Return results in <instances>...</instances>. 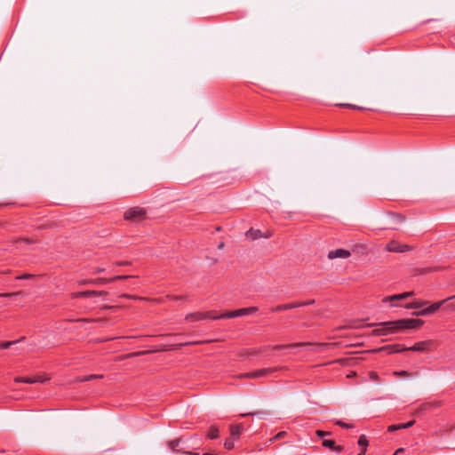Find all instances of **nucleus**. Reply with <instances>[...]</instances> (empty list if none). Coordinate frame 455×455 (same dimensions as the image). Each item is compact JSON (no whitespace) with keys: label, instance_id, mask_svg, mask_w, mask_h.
Masks as SVG:
<instances>
[{"label":"nucleus","instance_id":"nucleus-1","mask_svg":"<svg viewBox=\"0 0 455 455\" xmlns=\"http://www.w3.org/2000/svg\"><path fill=\"white\" fill-rule=\"evenodd\" d=\"M424 321L421 319H399L395 321L383 322L379 323V327L375 330L377 335L385 336L388 334L398 333L404 330L417 329L423 325Z\"/></svg>","mask_w":455,"mask_h":455},{"label":"nucleus","instance_id":"nucleus-2","mask_svg":"<svg viewBox=\"0 0 455 455\" xmlns=\"http://www.w3.org/2000/svg\"><path fill=\"white\" fill-rule=\"evenodd\" d=\"M258 311V307H250L246 308H240L237 310L230 311L228 313H225L223 315H220V316H212L213 320L217 319H222V318H234L238 316H243L246 315H251L252 313H255Z\"/></svg>","mask_w":455,"mask_h":455},{"label":"nucleus","instance_id":"nucleus-3","mask_svg":"<svg viewBox=\"0 0 455 455\" xmlns=\"http://www.w3.org/2000/svg\"><path fill=\"white\" fill-rule=\"evenodd\" d=\"M212 316H220V315H216L215 313L213 312H196V313H190V314H188L186 315V320L187 321H191V322H196V321H201V320H204V319H213Z\"/></svg>","mask_w":455,"mask_h":455},{"label":"nucleus","instance_id":"nucleus-4","mask_svg":"<svg viewBox=\"0 0 455 455\" xmlns=\"http://www.w3.org/2000/svg\"><path fill=\"white\" fill-rule=\"evenodd\" d=\"M145 215V211L139 207H134L127 210L124 212V219L131 220H140Z\"/></svg>","mask_w":455,"mask_h":455},{"label":"nucleus","instance_id":"nucleus-5","mask_svg":"<svg viewBox=\"0 0 455 455\" xmlns=\"http://www.w3.org/2000/svg\"><path fill=\"white\" fill-rule=\"evenodd\" d=\"M275 371V368H264V369H259V370L247 372V373L243 374V377L250 378V379H259V378L265 377V376L274 372Z\"/></svg>","mask_w":455,"mask_h":455},{"label":"nucleus","instance_id":"nucleus-6","mask_svg":"<svg viewBox=\"0 0 455 455\" xmlns=\"http://www.w3.org/2000/svg\"><path fill=\"white\" fill-rule=\"evenodd\" d=\"M413 295H414V291H406V292H403V293H400V294H395V295H392V296H387V297H385L382 299V301L384 303L394 302V301H398V300L405 299L410 298V297H411Z\"/></svg>","mask_w":455,"mask_h":455},{"label":"nucleus","instance_id":"nucleus-7","mask_svg":"<svg viewBox=\"0 0 455 455\" xmlns=\"http://www.w3.org/2000/svg\"><path fill=\"white\" fill-rule=\"evenodd\" d=\"M431 345L430 341H420L415 343L412 347H403L400 351H416V352H423L428 349L429 346Z\"/></svg>","mask_w":455,"mask_h":455},{"label":"nucleus","instance_id":"nucleus-8","mask_svg":"<svg viewBox=\"0 0 455 455\" xmlns=\"http://www.w3.org/2000/svg\"><path fill=\"white\" fill-rule=\"evenodd\" d=\"M46 380H47L46 378H43L41 376H36V377H34V378L16 377L14 379L15 382H21V383H27V384L44 383Z\"/></svg>","mask_w":455,"mask_h":455},{"label":"nucleus","instance_id":"nucleus-9","mask_svg":"<svg viewBox=\"0 0 455 455\" xmlns=\"http://www.w3.org/2000/svg\"><path fill=\"white\" fill-rule=\"evenodd\" d=\"M351 255L350 251L345 249H336L333 251H329L328 258L332 259H347Z\"/></svg>","mask_w":455,"mask_h":455},{"label":"nucleus","instance_id":"nucleus-10","mask_svg":"<svg viewBox=\"0 0 455 455\" xmlns=\"http://www.w3.org/2000/svg\"><path fill=\"white\" fill-rule=\"evenodd\" d=\"M414 423H415V420H411V421H408L407 423L390 425L387 428V431L395 432L396 430L406 429V428L412 427L414 425Z\"/></svg>","mask_w":455,"mask_h":455},{"label":"nucleus","instance_id":"nucleus-11","mask_svg":"<svg viewBox=\"0 0 455 455\" xmlns=\"http://www.w3.org/2000/svg\"><path fill=\"white\" fill-rule=\"evenodd\" d=\"M244 427L243 424H236L230 426V435L233 439H238L242 435Z\"/></svg>","mask_w":455,"mask_h":455},{"label":"nucleus","instance_id":"nucleus-12","mask_svg":"<svg viewBox=\"0 0 455 455\" xmlns=\"http://www.w3.org/2000/svg\"><path fill=\"white\" fill-rule=\"evenodd\" d=\"M454 298H455V296H451V297L447 298V299H445L443 300H441V301H438V302H435V303H432L431 305H429L427 307L429 315H432V314L435 313L447 300L452 299Z\"/></svg>","mask_w":455,"mask_h":455},{"label":"nucleus","instance_id":"nucleus-13","mask_svg":"<svg viewBox=\"0 0 455 455\" xmlns=\"http://www.w3.org/2000/svg\"><path fill=\"white\" fill-rule=\"evenodd\" d=\"M297 307H299V305H297V303H288V304L278 305L275 307L272 308V311L276 312V311L293 309V308H297Z\"/></svg>","mask_w":455,"mask_h":455},{"label":"nucleus","instance_id":"nucleus-14","mask_svg":"<svg viewBox=\"0 0 455 455\" xmlns=\"http://www.w3.org/2000/svg\"><path fill=\"white\" fill-rule=\"evenodd\" d=\"M387 250L388 251L401 252L402 244L398 243L395 241H392L387 244Z\"/></svg>","mask_w":455,"mask_h":455},{"label":"nucleus","instance_id":"nucleus-15","mask_svg":"<svg viewBox=\"0 0 455 455\" xmlns=\"http://www.w3.org/2000/svg\"><path fill=\"white\" fill-rule=\"evenodd\" d=\"M96 294H97V291H78V292L72 293V298L76 299V298H80V297H90V296L96 295Z\"/></svg>","mask_w":455,"mask_h":455},{"label":"nucleus","instance_id":"nucleus-16","mask_svg":"<svg viewBox=\"0 0 455 455\" xmlns=\"http://www.w3.org/2000/svg\"><path fill=\"white\" fill-rule=\"evenodd\" d=\"M427 304H428L427 301H414V302L407 303L404 306V307L408 308V309H411V308L417 309V308H420Z\"/></svg>","mask_w":455,"mask_h":455},{"label":"nucleus","instance_id":"nucleus-17","mask_svg":"<svg viewBox=\"0 0 455 455\" xmlns=\"http://www.w3.org/2000/svg\"><path fill=\"white\" fill-rule=\"evenodd\" d=\"M24 339H25V338H22V339H20L14 340V341H0V348H2V349H7V348H9L12 345L16 344V343H20V342L23 341Z\"/></svg>","mask_w":455,"mask_h":455},{"label":"nucleus","instance_id":"nucleus-18","mask_svg":"<svg viewBox=\"0 0 455 455\" xmlns=\"http://www.w3.org/2000/svg\"><path fill=\"white\" fill-rule=\"evenodd\" d=\"M100 378H102V375L91 374V375L84 376L82 378H78L76 380L80 381V382H84V381H89L92 379H100Z\"/></svg>","mask_w":455,"mask_h":455},{"label":"nucleus","instance_id":"nucleus-19","mask_svg":"<svg viewBox=\"0 0 455 455\" xmlns=\"http://www.w3.org/2000/svg\"><path fill=\"white\" fill-rule=\"evenodd\" d=\"M180 439L171 440L167 443L169 449L172 451H176V448L179 446Z\"/></svg>","mask_w":455,"mask_h":455},{"label":"nucleus","instance_id":"nucleus-20","mask_svg":"<svg viewBox=\"0 0 455 455\" xmlns=\"http://www.w3.org/2000/svg\"><path fill=\"white\" fill-rule=\"evenodd\" d=\"M218 436H219V430H218V428H216L214 427H211L209 432H208V434H207V437L209 439H216V438H218Z\"/></svg>","mask_w":455,"mask_h":455},{"label":"nucleus","instance_id":"nucleus-21","mask_svg":"<svg viewBox=\"0 0 455 455\" xmlns=\"http://www.w3.org/2000/svg\"><path fill=\"white\" fill-rule=\"evenodd\" d=\"M369 442L364 435H361L358 439V445L363 447V450L366 451V447L368 446Z\"/></svg>","mask_w":455,"mask_h":455},{"label":"nucleus","instance_id":"nucleus-22","mask_svg":"<svg viewBox=\"0 0 455 455\" xmlns=\"http://www.w3.org/2000/svg\"><path fill=\"white\" fill-rule=\"evenodd\" d=\"M413 315H416V316H426V315H429V312H428V308L427 307L421 309V310H419V311H416V312H413Z\"/></svg>","mask_w":455,"mask_h":455},{"label":"nucleus","instance_id":"nucleus-23","mask_svg":"<svg viewBox=\"0 0 455 455\" xmlns=\"http://www.w3.org/2000/svg\"><path fill=\"white\" fill-rule=\"evenodd\" d=\"M235 440V439H233L232 437H230L229 439H227L224 443L225 448L227 450H232L235 447V444H234Z\"/></svg>","mask_w":455,"mask_h":455},{"label":"nucleus","instance_id":"nucleus-24","mask_svg":"<svg viewBox=\"0 0 455 455\" xmlns=\"http://www.w3.org/2000/svg\"><path fill=\"white\" fill-rule=\"evenodd\" d=\"M334 444H335V442L333 440H328V439L323 440V446L330 449L331 451L332 450V448H334Z\"/></svg>","mask_w":455,"mask_h":455},{"label":"nucleus","instance_id":"nucleus-25","mask_svg":"<svg viewBox=\"0 0 455 455\" xmlns=\"http://www.w3.org/2000/svg\"><path fill=\"white\" fill-rule=\"evenodd\" d=\"M259 230L250 229L247 232V236L251 237L252 239H257L258 237H259Z\"/></svg>","mask_w":455,"mask_h":455},{"label":"nucleus","instance_id":"nucleus-26","mask_svg":"<svg viewBox=\"0 0 455 455\" xmlns=\"http://www.w3.org/2000/svg\"><path fill=\"white\" fill-rule=\"evenodd\" d=\"M335 424L341 427H344V428H353L354 427V426L352 424L345 423L342 420H336Z\"/></svg>","mask_w":455,"mask_h":455},{"label":"nucleus","instance_id":"nucleus-27","mask_svg":"<svg viewBox=\"0 0 455 455\" xmlns=\"http://www.w3.org/2000/svg\"><path fill=\"white\" fill-rule=\"evenodd\" d=\"M126 277H127V276H125V275H117V276L114 277L113 279H109V281H111V280H119V279H124V278H126ZM97 282H98L99 283H104L108 282V280L100 278V279H98V280H97Z\"/></svg>","mask_w":455,"mask_h":455},{"label":"nucleus","instance_id":"nucleus-28","mask_svg":"<svg viewBox=\"0 0 455 455\" xmlns=\"http://www.w3.org/2000/svg\"><path fill=\"white\" fill-rule=\"evenodd\" d=\"M330 435H331L330 432H326V431H323V430L316 431V435L320 438H323L324 436Z\"/></svg>","mask_w":455,"mask_h":455},{"label":"nucleus","instance_id":"nucleus-29","mask_svg":"<svg viewBox=\"0 0 455 455\" xmlns=\"http://www.w3.org/2000/svg\"><path fill=\"white\" fill-rule=\"evenodd\" d=\"M313 303H315V300L314 299H310V300H307V301L298 302L297 305H299V307H304V306L312 305Z\"/></svg>","mask_w":455,"mask_h":455},{"label":"nucleus","instance_id":"nucleus-30","mask_svg":"<svg viewBox=\"0 0 455 455\" xmlns=\"http://www.w3.org/2000/svg\"><path fill=\"white\" fill-rule=\"evenodd\" d=\"M301 344H291V345H287V346H283V345H278V346H275V349H280V348H283V347H298V346H300Z\"/></svg>","mask_w":455,"mask_h":455},{"label":"nucleus","instance_id":"nucleus-31","mask_svg":"<svg viewBox=\"0 0 455 455\" xmlns=\"http://www.w3.org/2000/svg\"><path fill=\"white\" fill-rule=\"evenodd\" d=\"M395 374L398 375V376H402V377H410L411 376L410 373H408L407 371H395Z\"/></svg>","mask_w":455,"mask_h":455},{"label":"nucleus","instance_id":"nucleus-32","mask_svg":"<svg viewBox=\"0 0 455 455\" xmlns=\"http://www.w3.org/2000/svg\"><path fill=\"white\" fill-rule=\"evenodd\" d=\"M393 220H396L397 222H402L403 220V217H402L401 215H395V214H393L390 216Z\"/></svg>","mask_w":455,"mask_h":455},{"label":"nucleus","instance_id":"nucleus-33","mask_svg":"<svg viewBox=\"0 0 455 455\" xmlns=\"http://www.w3.org/2000/svg\"><path fill=\"white\" fill-rule=\"evenodd\" d=\"M333 451L337 452V453H339L343 451V447L340 446V445H336V443L334 444V448H332Z\"/></svg>","mask_w":455,"mask_h":455},{"label":"nucleus","instance_id":"nucleus-34","mask_svg":"<svg viewBox=\"0 0 455 455\" xmlns=\"http://www.w3.org/2000/svg\"><path fill=\"white\" fill-rule=\"evenodd\" d=\"M17 293H0V297L4 298H12L15 296Z\"/></svg>","mask_w":455,"mask_h":455},{"label":"nucleus","instance_id":"nucleus-35","mask_svg":"<svg viewBox=\"0 0 455 455\" xmlns=\"http://www.w3.org/2000/svg\"><path fill=\"white\" fill-rule=\"evenodd\" d=\"M260 414H261V413H259V412H256V413H243V414H241L240 416H241V417H245V416H247V415H252V416L257 415V416H259L260 418H262V417L260 416Z\"/></svg>","mask_w":455,"mask_h":455},{"label":"nucleus","instance_id":"nucleus-36","mask_svg":"<svg viewBox=\"0 0 455 455\" xmlns=\"http://www.w3.org/2000/svg\"><path fill=\"white\" fill-rule=\"evenodd\" d=\"M340 106L361 109V108H359V107H357L355 105H351V104H341Z\"/></svg>","mask_w":455,"mask_h":455},{"label":"nucleus","instance_id":"nucleus-37","mask_svg":"<svg viewBox=\"0 0 455 455\" xmlns=\"http://www.w3.org/2000/svg\"><path fill=\"white\" fill-rule=\"evenodd\" d=\"M29 277H31V275L25 274L23 275L18 276L17 279H27V278H29Z\"/></svg>","mask_w":455,"mask_h":455},{"label":"nucleus","instance_id":"nucleus-38","mask_svg":"<svg viewBox=\"0 0 455 455\" xmlns=\"http://www.w3.org/2000/svg\"><path fill=\"white\" fill-rule=\"evenodd\" d=\"M409 250H410V248H409V246H408V245H406V244H402V251H401V252H404V251H409Z\"/></svg>","mask_w":455,"mask_h":455},{"label":"nucleus","instance_id":"nucleus-39","mask_svg":"<svg viewBox=\"0 0 455 455\" xmlns=\"http://www.w3.org/2000/svg\"><path fill=\"white\" fill-rule=\"evenodd\" d=\"M105 269L104 268H101V267H98L95 272L96 273H100V272H103Z\"/></svg>","mask_w":455,"mask_h":455},{"label":"nucleus","instance_id":"nucleus-40","mask_svg":"<svg viewBox=\"0 0 455 455\" xmlns=\"http://www.w3.org/2000/svg\"><path fill=\"white\" fill-rule=\"evenodd\" d=\"M186 455H198V453H193L192 451H186Z\"/></svg>","mask_w":455,"mask_h":455},{"label":"nucleus","instance_id":"nucleus-41","mask_svg":"<svg viewBox=\"0 0 455 455\" xmlns=\"http://www.w3.org/2000/svg\"><path fill=\"white\" fill-rule=\"evenodd\" d=\"M357 455H365V450H363L362 452Z\"/></svg>","mask_w":455,"mask_h":455},{"label":"nucleus","instance_id":"nucleus-42","mask_svg":"<svg viewBox=\"0 0 455 455\" xmlns=\"http://www.w3.org/2000/svg\"><path fill=\"white\" fill-rule=\"evenodd\" d=\"M203 455H217V454H212V453L205 452Z\"/></svg>","mask_w":455,"mask_h":455},{"label":"nucleus","instance_id":"nucleus-43","mask_svg":"<svg viewBox=\"0 0 455 455\" xmlns=\"http://www.w3.org/2000/svg\"><path fill=\"white\" fill-rule=\"evenodd\" d=\"M224 246V243H221L220 245H219V248L221 249L222 247Z\"/></svg>","mask_w":455,"mask_h":455}]
</instances>
